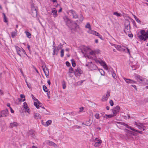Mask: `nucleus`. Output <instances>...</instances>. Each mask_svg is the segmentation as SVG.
I'll return each instance as SVG.
<instances>
[{"label": "nucleus", "mask_w": 148, "mask_h": 148, "mask_svg": "<svg viewBox=\"0 0 148 148\" xmlns=\"http://www.w3.org/2000/svg\"><path fill=\"white\" fill-rule=\"evenodd\" d=\"M110 92L107 91V94L106 95H104L102 98V101H106L107 100L108 97L110 96Z\"/></svg>", "instance_id": "423d86ee"}, {"label": "nucleus", "mask_w": 148, "mask_h": 148, "mask_svg": "<svg viewBox=\"0 0 148 148\" xmlns=\"http://www.w3.org/2000/svg\"><path fill=\"white\" fill-rule=\"evenodd\" d=\"M95 118L97 119H99L100 118L99 114L98 113L96 114L95 115Z\"/></svg>", "instance_id": "473e14b6"}, {"label": "nucleus", "mask_w": 148, "mask_h": 148, "mask_svg": "<svg viewBox=\"0 0 148 148\" xmlns=\"http://www.w3.org/2000/svg\"><path fill=\"white\" fill-rule=\"evenodd\" d=\"M134 124H135V125H137L138 127V126H139L140 125V124H139V123H137L136 122H135Z\"/></svg>", "instance_id": "13d9d810"}, {"label": "nucleus", "mask_w": 148, "mask_h": 148, "mask_svg": "<svg viewBox=\"0 0 148 148\" xmlns=\"http://www.w3.org/2000/svg\"><path fill=\"white\" fill-rule=\"evenodd\" d=\"M131 20H132V22L133 24V25L134 26H136V23L134 21V20L132 19Z\"/></svg>", "instance_id": "49530a36"}, {"label": "nucleus", "mask_w": 148, "mask_h": 148, "mask_svg": "<svg viewBox=\"0 0 148 148\" xmlns=\"http://www.w3.org/2000/svg\"><path fill=\"white\" fill-rule=\"evenodd\" d=\"M109 103L110 104L111 106H113V105H114V103H113V101L112 100H110V101Z\"/></svg>", "instance_id": "c03bdc74"}, {"label": "nucleus", "mask_w": 148, "mask_h": 148, "mask_svg": "<svg viewBox=\"0 0 148 148\" xmlns=\"http://www.w3.org/2000/svg\"><path fill=\"white\" fill-rule=\"evenodd\" d=\"M25 33H26L27 37L28 38H30V36L31 35L30 33L29 32L26 31L25 32Z\"/></svg>", "instance_id": "393cba45"}, {"label": "nucleus", "mask_w": 148, "mask_h": 148, "mask_svg": "<svg viewBox=\"0 0 148 148\" xmlns=\"http://www.w3.org/2000/svg\"><path fill=\"white\" fill-rule=\"evenodd\" d=\"M114 115L113 114H110V115H107L106 114L105 116H104L103 117L104 118L106 117V119L108 118H112L114 116Z\"/></svg>", "instance_id": "f3484780"}, {"label": "nucleus", "mask_w": 148, "mask_h": 148, "mask_svg": "<svg viewBox=\"0 0 148 148\" xmlns=\"http://www.w3.org/2000/svg\"><path fill=\"white\" fill-rule=\"evenodd\" d=\"M10 110L11 112L12 113H13L14 112V111L12 109V108L11 107H10Z\"/></svg>", "instance_id": "052dcab7"}, {"label": "nucleus", "mask_w": 148, "mask_h": 148, "mask_svg": "<svg viewBox=\"0 0 148 148\" xmlns=\"http://www.w3.org/2000/svg\"><path fill=\"white\" fill-rule=\"evenodd\" d=\"M71 63L72 64V66L73 67H74L76 66V63L75 62V61L73 59H72L71 60Z\"/></svg>", "instance_id": "a878e982"}, {"label": "nucleus", "mask_w": 148, "mask_h": 148, "mask_svg": "<svg viewBox=\"0 0 148 148\" xmlns=\"http://www.w3.org/2000/svg\"><path fill=\"white\" fill-rule=\"evenodd\" d=\"M95 35L96 36H99V35H100V34L99 33H98L96 31V33H95Z\"/></svg>", "instance_id": "680f3d73"}, {"label": "nucleus", "mask_w": 148, "mask_h": 148, "mask_svg": "<svg viewBox=\"0 0 148 148\" xmlns=\"http://www.w3.org/2000/svg\"><path fill=\"white\" fill-rule=\"evenodd\" d=\"M140 76L139 75H138L137 76V77L140 80V81H143L144 80V79H140Z\"/></svg>", "instance_id": "de8ad7c7"}, {"label": "nucleus", "mask_w": 148, "mask_h": 148, "mask_svg": "<svg viewBox=\"0 0 148 148\" xmlns=\"http://www.w3.org/2000/svg\"><path fill=\"white\" fill-rule=\"evenodd\" d=\"M135 20L138 23H140V21L139 19L138 18H136V19Z\"/></svg>", "instance_id": "864d4df0"}, {"label": "nucleus", "mask_w": 148, "mask_h": 148, "mask_svg": "<svg viewBox=\"0 0 148 148\" xmlns=\"http://www.w3.org/2000/svg\"><path fill=\"white\" fill-rule=\"evenodd\" d=\"M86 125L90 126L91 124L92 123L90 122L89 121H86Z\"/></svg>", "instance_id": "e433bc0d"}, {"label": "nucleus", "mask_w": 148, "mask_h": 148, "mask_svg": "<svg viewBox=\"0 0 148 148\" xmlns=\"http://www.w3.org/2000/svg\"><path fill=\"white\" fill-rule=\"evenodd\" d=\"M113 14L116 15L118 17H121V14L117 12H114L113 13Z\"/></svg>", "instance_id": "5701e85b"}, {"label": "nucleus", "mask_w": 148, "mask_h": 148, "mask_svg": "<svg viewBox=\"0 0 148 148\" xmlns=\"http://www.w3.org/2000/svg\"><path fill=\"white\" fill-rule=\"evenodd\" d=\"M27 46V48H28V49L29 50V51H31V50L30 49V46L29 45H28Z\"/></svg>", "instance_id": "0e129e2a"}, {"label": "nucleus", "mask_w": 148, "mask_h": 148, "mask_svg": "<svg viewBox=\"0 0 148 148\" xmlns=\"http://www.w3.org/2000/svg\"><path fill=\"white\" fill-rule=\"evenodd\" d=\"M115 47L117 50L120 51L122 47H121V46L119 45H117L116 46H115Z\"/></svg>", "instance_id": "412c9836"}, {"label": "nucleus", "mask_w": 148, "mask_h": 148, "mask_svg": "<svg viewBox=\"0 0 148 148\" xmlns=\"http://www.w3.org/2000/svg\"><path fill=\"white\" fill-rule=\"evenodd\" d=\"M103 66L105 69H108V67H107V66L106 64L105 65H104V66Z\"/></svg>", "instance_id": "603ef678"}, {"label": "nucleus", "mask_w": 148, "mask_h": 148, "mask_svg": "<svg viewBox=\"0 0 148 148\" xmlns=\"http://www.w3.org/2000/svg\"><path fill=\"white\" fill-rule=\"evenodd\" d=\"M79 109L80 110L79 111L80 112L82 111L83 110V107H81L79 108Z\"/></svg>", "instance_id": "774afa93"}, {"label": "nucleus", "mask_w": 148, "mask_h": 148, "mask_svg": "<svg viewBox=\"0 0 148 148\" xmlns=\"http://www.w3.org/2000/svg\"><path fill=\"white\" fill-rule=\"evenodd\" d=\"M85 27L86 28H88L90 30H91V27L90 24L89 23H87Z\"/></svg>", "instance_id": "4be33fe9"}, {"label": "nucleus", "mask_w": 148, "mask_h": 148, "mask_svg": "<svg viewBox=\"0 0 148 148\" xmlns=\"http://www.w3.org/2000/svg\"><path fill=\"white\" fill-rule=\"evenodd\" d=\"M53 55H54L56 54V49H55L53 48Z\"/></svg>", "instance_id": "4d7b16f0"}, {"label": "nucleus", "mask_w": 148, "mask_h": 148, "mask_svg": "<svg viewBox=\"0 0 148 148\" xmlns=\"http://www.w3.org/2000/svg\"><path fill=\"white\" fill-rule=\"evenodd\" d=\"M133 36V34H128V36L130 37H132Z\"/></svg>", "instance_id": "338daca9"}, {"label": "nucleus", "mask_w": 148, "mask_h": 148, "mask_svg": "<svg viewBox=\"0 0 148 148\" xmlns=\"http://www.w3.org/2000/svg\"><path fill=\"white\" fill-rule=\"evenodd\" d=\"M20 97L22 98H25V96L23 94H21L20 95Z\"/></svg>", "instance_id": "5fc2aeb1"}, {"label": "nucleus", "mask_w": 148, "mask_h": 148, "mask_svg": "<svg viewBox=\"0 0 148 148\" xmlns=\"http://www.w3.org/2000/svg\"><path fill=\"white\" fill-rule=\"evenodd\" d=\"M128 128L130 129V130H133V131H134V132H136V131H137V130H136L133 127H132L129 126V127H127Z\"/></svg>", "instance_id": "c9c22d12"}, {"label": "nucleus", "mask_w": 148, "mask_h": 148, "mask_svg": "<svg viewBox=\"0 0 148 148\" xmlns=\"http://www.w3.org/2000/svg\"><path fill=\"white\" fill-rule=\"evenodd\" d=\"M98 62L101 65H102L103 66H104V65H105L106 63L103 61H98Z\"/></svg>", "instance_id": "cd10ccee"}, {"label": "nucleus", "mask_w": 148, "mask_h": 148, "mask_svg": "<svg viewBox=\"0 0 148 148\" xmlns=\"http://www.w3.org/2000/svg\"><path fill=\"white\" fill-rule=\"evenodd\" d=\"M34 118L36 119H40L41 116L39 113H34Z\"/></svg>", "instance_id": "ddd939ff"}, {"label": "nucleus", "mask_w": 148, "mask_h": 148, "mask_svg": "<svg viewBox=\"0 0 148 148\" xmlns=\"http://www.w3.org/2000/svg\"><path fill=\"white\" fill-rule=\"evenodd\" d=\"M33 67L34 68V69L35 70V71H36V72L38 73V71L36 69V67H35L34 66H33Z\"/></svg>", "instance_id": "69168bd1"}, {"label": "nucleus", "mask_w": 148, "mask_h": 148, "mask_svg": "<svg viewBox=\"0 0 148 148\" xmlns=\"http://www.w3.org/2000/svg\"><path fill=\"white\" fill-rule=\"evenodd\" d=\"M138 128L141 130L144 131L146 128V127L143 125H140L138 127Z\"/></svg>", "instance_id": "a211bd4d"}, {"label": "nucleus", "mask_w": 148, "mask_h": 148, "mask_svg": "<svg viewBox=\"0 0 148 148\" xmlns=\"http://www.w3.org/2000/svg\"><path fill=\"white\" fill-rule=\"evenodd\" d=\"M83 73L82 71L79 67L75 69L74 71L75 75L76 76H77L78 74H82Z\"/></svg>", "instance_id": "6e6552de"}, {"label": "nucleus", "mask_w": 148, "mask_h": 148, "mask_svg": "<svg viewBox=\"0 0 148 148\" xmlns=\"http://www.w3.org/2000/svg\"><path fill=\"white\" fill-rule=\"evenodd\" d=\"M51 123L52 121L51 120H49L47 121L46 122L47 125V126L51 124Z\"/></svg>", "instance_id": "bb28decb"}, {"label": "nucleus", "mask_w": 148, "mask_h": 148, "mask_svg": "<svg viewBox=\"0 0 148 148\" xmlns=\"http://www.w3.org/2000/svg\"><path fill=\"white\" fill-rule=\"evenodd\" d=\"M34 105L36 106V107L38 109L40 107V106L38 104H37V103L36 102H34Z\"/></svg>", "instance_id": "7c9ffc66"}, {"label": "nucleus", "mask_w": 148, "mask_h": 148, "mask_svg": "<svg viewBox=\"0 0 148 148\" xmlns=\"http://www.w3.org/2000/svg\"><path fill=\"white\" fill-rule=\"evenodd\" d=\"M91 66H93L94 68V69H96L97 68V66L96 65L93 64H91Z\"/></svg>", "instance_id": "3c124183"}, {"label": "nucleus", "mask_w": 148, "mask_h": 148, "mask_svg": "<svg viewBox=\"0 0 148 148\" xmlns=\"http://www.w3.org/2000/svg\"><path fill=\"white\" fill-rule=\"evenodd\" d=\"M68 12L72 15L73 18L76 19L78 18V15L76 14V12L73 10H69Z\"/></svg>", "instance_id": "39448f33"}, {"label": "nucleus", "mask_w": 148, "mask_h": 148, "mask_svg": "<svg viewBox=\"0 0 148 148\" xmlns=\"http://www.w3.org/2000/svg\"><path fill=\"white\" fill-rule=\"evenodd\" d=\"M18 125V123L16 122H13L10 123L9 127L11 128H12L14 127H17Z\"/></svg>", "instance_id": "9d476101"}, {"label": "nucleus", "mask_w": 148, "mask_h": 148, "mask_svg": "<svg viewBox=\"0 0 148 148\" xmlns=\"http://www.w3.org/2000/svg\"><path fill=\"white\" fill-rule=\"evenodd\" d=\"M69 72L70 73H73V70L72 67H71L69 68Z\"/></svg>", "instance_id": "2f4dec72"}, {"label": "nucleus", "mask_w": 148, "mask_h": 148, "mask_svg": "<svg viewBox=\"0 0 148 148\" xmlns=\"http://www.w3.org/2000/svg\"><path fill=\"white\" fill-rule=\"evenodd\" d=\"M120 110V107L118 106H116L115 108H114L112 110V112L114 114H116L118 113Z\"/></svg>", "instance_id": "0eeeda50"}, {"label": "nucleus", "mask_w": 148, "mask_h": 148, "mask_svg": "<svg viewBox=\"0 0 148 148\" xmlns=\"http://www.w3.org/2000/svg\"><path fill=\"white\" fill-rule=\"evenodd\" d=\"M25 110L27 111V112L28 113H29L30 112V110L29 108L28 107H27V108H25Z\"/></svg>", "instance_id": "ea45409f"}, {"label": "nucleus", "mask_w": 148, "mask_h": 148, "mask_svg": "<svg viewBox=\"0 0 148 148\" xmlns=\"http://www.w3.org/2000/svg\"><path fill=\"white\" fill-rule=\"evenodd\" d=\"M112 75L113 78H114L115 79H116V74L115 73H112Z\"/></svg>", "instance_id": "4c0bfd02"}, {"label": "nucleus", "mask_w": 148, "mask_h": 148, "mask_svg": "<svg viewBox=\"0 0 148 148\" xmlns=\"http://www.w3.org/2000/svg\"><path fill=\"white\" fill-rule=\"evenodd\" d=\"M25 82L27 84V86L29 88H31V86H30V84H28L26 80L25 81Z\"/></svg>", "instance_id": "a18cd8bd"}, {"label": "nucleus", "mask_w": 148, "mask_h": 148, "mask_svg": "<svg viewBox=\"0 0 148 148\" xmlns=\"http://www.w3.org/2000/svg\"><path fill=\"white\" fill-rule=\"evenodd\" d=\"M63 88L64 89L66 88V83L65 82L63 81L62 83Z\"/></svg>", "instance_id": "f704fd0d"}, {"label": "nucleus", "mask_w": 148, "mask_h": 148, "mask_svg": "<svg viewBox=\"0 0 148 148\" xmlns=\"http://www.w3.org/2000/svg\"><path fill=\"white\" fill-rule=\"evenodd\" d=\"M31 10L32 15L34 17L37 16V13L36 8H35L34 6H32Z\"/></svg>", "instance_id": "20e7f679"}, {"label": "nucleus", "mask_w": 148, "mask_h": 148, "mask_svg": "<svg viewBox=\"0 0 148 148\" xmlns=\"http://www.w3.org/2000/svg\"><path fill=\"white\" fill-rule=\"evenodd\" d=\"M102 143L101 140H100V142H96L94 144V146L95 147H97L100 146Z\"/></svg>", "instance_id": "dca6fc26"}, {"label": "nucleus", "mask_w": 148, "mask_h": 148, "mask_svg": "<svg viewBox=\"0 0 148 148\" xmlns=\"http://www.w3.org/2000/svg\"><path fill=\"white\" fill-rule=\"evenodd\" d=\"M57 10L55 8H54L52 11V13H53V15L54 17H56L57 16Z\"/></svg>", "instance_id": "2eb2a0df"}, {"label": "nucleus", "mask_w": 148, "mask_h": 148, "mask_svg": "<svg viewBox=\"0 0 148 148\" xmlns=\"http://www.w3.org/2000/svg\"><path fill=\"white\" fill-rule=\"evenodd\" d=\"M27 107V103L26 102H24L23 103V107L25 108H26Z\"/></svg>", "instance_id": "79ce46f5"}, {"label": "nucleus", "mask_w": 148, "mask_h": 148, "mask_svg": "<svg viewBox=\"0 0 148 148\" xmlns=\"http://www.w3.org/2000/svg\"><path fill=\"white\" fill-rule=\"evenodd\" d=\"M15 48L16 50L17 54L20 56H21V49L18 46H15Z\"/></svg>", "instance_id": "4468645a"}, {"label": "nucleus", "mask_w": 148, "mask_h": 148, "mask_svg": "<svg viewBox=\"0 0 148 148\" xmlns=\"http://www.w3.org/2000/svg\"><path fill=\"white\" fill-rule=\"evenodd\" d=\"M42 67L43 69V71L45 74L46 76L47 77L49 76V69L46 67V66H45V67H44L43 66H42Z\"/></svg>", "instance_id": "1a4fd4ad"}, {"label": "nucleus", "mask_w": 148, "mask_h": 148, "mask_svg": "<svg viewBox=\"0 0 148 148\" xmlns=\"http://www.w3.org/2000/svg\"><path fill=\"white\" fill-rule=\"evenodd\" d=\"M73 113V112H71L70 113H66V114L67 115V116H69V115H70L71 114H72Z\"/></svg>", "instance_id": "e2e57ef3"}, {"label": "nucleus", "mask_w": 148, "mask_h": 148, "mask_svg": "<svg viewBox=\"0 0 148 148\" xmlns=\"http://www.w3.org/2000/svg\"><path fill=\"white\" fill-rule=\"evenodd\" d=\"M124 79L126 82L127 83L133 84L135 82V81L131 79H127L125 78H124Z\"/></svg>", "instance_id": "9b49d317"}, {"label": "nucleus", "mask_w": 148, "mask_h": 148, "mask_svg": "<svg viewBox=\"0 0 148 148\" xmlns=\"http://www.w3.org/2000/svg\"><path fill=\"white\" fill-rule=\"evenodd\" d=\"M3 21L5 23H7L8 21L7 20V18L5 15V14L4 13H3Z\"/></svg>", "instance_id": "aec40b11"}, {"label": "nucleus", "mask_w": 148, "mask_h": 148, "mask_svg": "<svg viewBox=\"0 0 148 148\" xmlns=\"http://www.w3.org/2000/svg\"><path fill=\"white\" fill-rule=\"evenodd\" d=\"M73 25H74V27L75 28H76L77 27V23H74Z\"/></svg>", "instance_id": "bf43d9fd"}, {"label": "nucleus", "mask_w": 148, "mask_h": 148, "mask_svg": "<svg viewBox=\"0 0 148 148\" xmlns=\"http://www.w3.org/2000/svg\"><path fill=\"white\" fill-rule=\"evenodd\" d=\"M43 89L44 91L45 92H47L48 91V90L47 89V88L46 87V86L45 85L43 86Z\"/></svg>", "instance_id": "b1692460"}, {"label": "nucleus", "mask_w": 148, "mask_h": 148, "mask_svg": "<svg viewBox=\"0 0 148 148\" xmlns=\"http://www.w3.org/2000/svg\"><path fill=\"white\" fill-rule=\"evenodd\" d=\"M95 140L96 141V142H100L101 140L98 138H95Z\"/></svg>", "instance_id": "6e6d98bb"}, {"label": "nucleus", "mask_w": 148, "mask_h": 148, "mask_svg": "<svg viewBox=\"0 0 148 148\" xmlns=\"http://www.w3.org/2000/svg\"><path fill=\"white\" fill-rule=\"evenodd\" d=\"M16 33L15 32H12L11 34V35L12 37H14L16 35Z\"/></svg>", "instance_id": "58836bf2"}, {"label": "nucleus", "mask_w": 148, "mask_h": 148, "mask_svg": "<svg viewBox=\"0 0 148 148\" xmlns=\"http://www.w3.org/2000/svg\"><path fill=\"white\" fill-rule=\"evenodd\" d=\"M31 96L32 97V99L36 101H38V100L34 97L33 95L32 94L31 95Z\"/></svg>", "instance_id": "72a5a7b5"}, {"label": "nucleus", "mask_w": 148, "mask_h": 148, "mask_svg": "<svg viewBox=\"0 0 148 148\" xmlns=\"http://www.w3.org/2000/svg\"><path fill=\"white\" fill-rule=\"evenodd\" d=\"M27 134L28 136H30L32 137L35 138V136L34 132L33 130H30L29 132H28L27 133Z\"/></svg>", "instance_id": "f8f14e48"}, {"label": "nucleus", "mask_w": 148, "mask_h": 148, "mask_svg": "<svg viewBox=\"0 0 148 148\" xmlns=\"http://www.w3.org/2000/svg\"><path fill=\"white\" fill-rule=\"evenodd\" d=\"M8 114L9 112L8 109L3 110L1 112L0 114V118L2 116H8Z\"/></svg>", "instance_id": "7ed1b4c3"}, {"label": "nucleus", "mask_w": 148, "mask_h": 148, "mask_svg": "<svg viewBox=\"0 0 148 148\" xmlns=\"http://www.w3.org/2000/svg\"><path fill=\"white\" fill-rule=\"evenodd\" d=\"M60 56L61 57H63L64 55V50L62 49L60 51Z\"/></svg>", "instance_id": "c756f323"}, {"label": "nucleus", "mask_w": 148, "mask_h": 148, "mask_svg": "<svg viewBox=\"0 0 148 148\" xmlns=\"http://www.w3.org/2000/svg\"><path fill=\"white\" fill-rule=\"evenodd\" d=\"M148 31L145 32V30H141L140 31V35L138 34V37L140 40L146 41L148 38Z\"/></svg>", "instance_id": "f257e3e1"}, {"label": "nucleus", "mask_w": 148, "mask_h": 148, "mask_svg": "<svg viewBox=\"0 0 148 148\" xmlns=\"http://www.w3.org/2000/svg\"><path fill=\"white\" fill-rule=\"evenodd\" d=\"M121 124L122 125H123L125 126L127 128L129 127V126L128 125L125 123H121Z\"/></svg>", "instance_id": "37998d69"}, {"label": "nucleus", "mask_w": 148, "mask_h": 148, "mask_svg": "<svg viewBox=\"0 0 148 148\" xmlns=\"http://www.w3.org/2000/svg\"><path fill=\"white\" fill-rule=\"evenodd\" d=\"M83 82V81L82 80H81L80 81H79L77 82L78 84L79 85H81Z\"/></svg>", "instance_id": "8fccbe9b"}, {"label": "nucleus", "mask_w": 148, "mask_h": 148, "mask_svg": "<svg viewBox=\"0 0 148 148\" xmlns=\"http://www.w3.org/2000/svg\"><path fill=\"white\" fill-rule=\"evenodd\" d=\"M48 144L49 145L53 146L54 147H55L56 146V145L52 141H49Z\"/></svg>", "instance_id": "6ab92c4d"}, {"label": "nucleus", "mask_w": 148, "mask_h": 148, "mask_svg": "<svg viewBox=\"0 0 148 148\" xmlns=\"http://www.w3.org/2000/svg\"><path fill=\"white\" fill-rule=\"evenodd\" d=\"M84 18L82 14H81L80 15V17L79 18V21L80 22H82V21L83 20Z\"/></svg>", "instance_id": "c85d7f7f"}, {"label": "nucleus", "mask_w": 148, "mask_h": 148, "mask_svg": "<svg viewBox=\"0 0 148 148\" xmlns=\"http://www.w3.org/2000/svg\"><path fill=\"white\" fill-rule=\"evenodd\" d=\"M90 31H89V33L91 34H95V33H96V31H94L93 30H90Z\"/></svg>", "instance_id": "a19ab883"}, {"label": "nucleus", "mask_w": 148, "mask_h": 148, "mask_svg": "<svg viewBox=\"0 0 148 148\" xmlns=\"http://www.w3.org/2000/svg\"><path fill=\"white\" fill-rule=\"evenodd\" d=\"M125 29L124 32L125 33H129L131 32L130 22L128 20H126L125 23Z\"/></svg>", "instance_id": "f03ea898"}, {"label": "nucleus", "mask_w": 148, "mask_h": 148, "mask_svg": "<svg viewBox=\"0 0 148 148\" xmlns=\"http://www.w3.org/2000/svg\"><path fill=\"white\" fill-rule=\"evenodd\" d=\"M66 65L67 66H70V63L68 61H67L66 62Z\"/></svg>", "instance_id": "09e8293b"}]
</instances>
